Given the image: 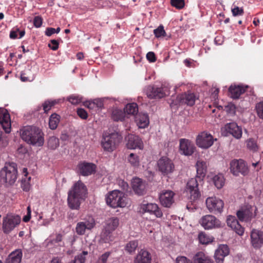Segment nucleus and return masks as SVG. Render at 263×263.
Here are the masks:
<instances>
[{"label": "nucleus", "instance_id": "1", "mask_svg": "<svg viewBox=\"0 0 263 263\" xmlns=\"http://www.w3.org/2000/svg\"><path fill=\"white\" fill-rule=\"evenodd\" d=\"M21 136L26 143L41 146L44 143V134L41 129L35 126H27L21 129Z\"/></svg>", "mask_w": 263, "mask_h": 263}, {"label": "nucleus", "instance_id": "2", "mask_svg": "<svg viewBox=\"0 0 263 263\" xmlns=\"http://www.w3.org/2000/svg\"><path fill=\"white\" fill-rule=\"evenodd\" d=\"M86 194V186L81 181H78L68 192L67 201L69 207L72 210H78L81 204L80 199L84 198Z\"/></svg>", "mask_w": 263, "mask_h": 263}, {"label": "nucleus", "instance_id": "3", "mask_svg": "<svg viewBox=\"0 0 263 263\" xmlns=\"http://www.w3.org/2000/svg\"><path fill=\"white\" fill-rule=\"evenodd\" d=\"M17 176V165L14 162H6L0 171V181L3 183L13 184Z\"/></svg>", "mask_w": 263, "mask_h": 263}, {"label": "nucleus", "instance_id": "4", "mask_svg": "<svg viewBox=\"0 0 263 263\" xmlns=\"http://www.w3.org/2000/svg\"><path fill=\"white\" fill-rule=\"evenodd\" d=\"M230 173L234 176H246L249 174L250 169L246 161L242 159H234L230 162Z\"/></svg>", "mask_w": 263, "mask_h": 263}, {"label": "nucleus", "instance_id": "5", "mask_svg": "<svg viewBox=\"0 0 263 263\" xmlns=\"http://www.w3.org/2000/svg\"><path fill=\"white\" fill-rule=\"evenodd\" d=\"M122 139L121 136L118 133H112L103 136L101 144L104 151L112 152L118 145Z\"/></svg>", "mask_w": 263, "mask_h": 263}, {"label": "nucleus", "instance_id": "6", "mask_svg": "<svg viewBox=\"0 0 263 263\" xmlns=\"http://www.w3.org/2000/svg\"><path fill=\"white\" fill-rule=\"evenodd\" d=\"M106 200L107 204L113 208H124L127 204L123 193L117 190L110 193Z\"/></svg>", "mask_w": 263, "mask_h": 263}, {"label": "nucleus", "instance_id": "7", "mask_svg": "<svg viewBox=\"0 0 263 263\" xmlns=\"http://www.w3.org/2000/svg\"><path fill=\"white\" fill-rule=\"evenodd\" d=\"M197 97L194 93L185 92L178 95L175 100H172L170 103L172 108H177L179 105L186 104L193 106L195 102Z\"/></svg>", "mask_w": 263, "mask_h": 263}, {"label": "nucleus", "instance_id": "8", "mask_svg": "<svg viewBox=\"0 0 263 263\" xmlns=\"http://www.w3.org/2000/svg\"><path fill=\"white\" fill-rule=\"evenodd\" d=\"M119 220L117 217H111L106 220L104 230L101 234L102 241L107 243L110 240L111 233L119 226Z\"/></svg>", "mask_w": 263, "mask_h": 263}, {"label": "nucleus", "instance_id": "9", "mask_svg": "<svg viewBox=\"0 0 263 263\" xmlns=\"http://www.w3.org/2000/svg\"><path fill=\"white\" fill-rule=\"evenodd\" d=\"M206 205L210 212L217 214H220L223 211L224 202L218 198L211 197L206 199Z\"/></svg>", "mask_w": 263, "mask_h": 263}, {"label": "nucleus", "instance_id": "10", "mask_svg": "<svg viewBox=\"0 0 263 263\" xmlns=\"http://www.w3.org/2000/svg\"><path fill=\"white\" fill-rule=\"evenodd\" d=\"M185 190L190 194V199L191 202L196 201L200 197L198 184L196 178H193L188 181Z\"/></svg>", "mask_w": 263, "mask_h": 263}, {"label": "nucleus", "instance_id": "11", "mask_svg": "<svg viewBox=\"0 0 263 263\" xmlns=\"http://www.w3.org/2000/svg\"><path fill=\"white\" fill-rule=\"evenodd\" d=\"M21 222V218L18 216L7 215L3 218V229L5 233H9Z\"/></svg>", "mask_w": 263, "mask_h": 263}, {"label": "nucleus", "instance_id": "12", "mask_svg": "<svg viewBox=\"0 0 263 263\" xmlns=\"http://www.w3.org/2000/svg\"><path fill=\"white\" fill-rule=\"evenodd\" d=\"M177 263H193L185 256H178ZM194 263H214V261L202 252H198L194 257Z\"/></svg>", "mask_w": 263, "mask_h": 263}, {"label": "nucleus", "instance_id": "13", "mask_svg": "<svg viewBox=\"0 0 263 263\" xmlns=\"http://www.w3.org/2000/svg\"><path fill=\"white\" fill-rule=\"evenodd\" d=\"M214 140L211 134L206 132H202L197 136L196 142L199 147L206 149L213 144Z\"/></svg>", "mask_w": 263, "mask_h": 263}, {"label": "nucleus", "instance_id": "14", "mask_svg": "<svg viewBox=\"0 0 263 263\" xmlns=\"http://www.w3.org/2000/svg\"><path fill=\"white\" fill-rule=\"evenodd\" d=\"M168 93L167 88L164 86L157 87L155 86H149L146 90V95L148 98L159 99L164 97Z\"/></svg>", "mask_w": 263, "mask_h": 263}, {"label": "nucleus", "instance_id": "15", "mask_svg": "<svg viewBox=\"0 0 263 263\" xmlns=\"http://www.w3.org/2000/svg\"><path fill=\"white\" fill-rule=\"evenodd\" d=\"M159 171L164 175L171 173L174 170V164L173 161L166 157H162L157 162Z\"/></svg>", "mask_w": 263, "mask_h": 263}, {"label": "nucleus", "instance_id": "16", "mask_svg": "<svg viewBox=\"0 0 263 263\" xmlns=\"http://www.w3.org/2000/svg\"><path fill=\"white\" fill-rule=\"evenodd\" d=\"M140 211L143 213H148L153 214L157 218H161L163 216L161 209L156 203H142L140 205Z\"/></svg>", "mask_w": 263, "mask_h": 263}, {"label": "nucleus", "instance_id": "17", "mask_svg": "<svg viewBox=\"0 0 263 263\" xmlns=\"http://www.w3.org/2000/svg\"><path fill=\"white\" fill-rule=\"evenodd\" d=\"M200 223L205 229L207 230L219 227L220 225V221L211 215L203 216L200 220Z\"/></svg>", "mask_w": 263, "mask_h": 263}, {"label": "nucleus", "instance_id": "18", "mask_svg": "<svg viewBox=\"0 0 263 263\" xmlns=\"http://www.w3.org/2000/svg\"><path fill=\"white\" fill-rule=\"evenodd\" d=\"M251 243L256 249H260L263 246V229H253L251 232Z\"/></svg>", "mask_w": 263, "mask_h": 263}, {"label": "nucleus", "instance_id": "19", "mask_svg": "<svg viewBox=\"0 0 263 263\" xmlns=\"http://www.w3.org/2000/svg\"><path fill=\"white\" fill-rule=\"evenodd\" d=\"M0 124L6 133H10L11 125L10 115L8 111L3 108H0Z\"/></svg>", "mask_w": 263, "mask_h": 263}, {"label": "nucleus", "instance_id": "20", "mask_svg": "<svg viewBox=\"0 0 263 263\" xmlns=\"http://www.w3.org/2000/svg\"><path fill=\"white\" fill-rule=\"evenodd\" d=\"M179 142V149L181 154L185 156H190L194 153L195 147L191 141L185 139H181Z\"/></svg>", "mask_w": 263, "mask_h": 263}, {"label": "nucleus", "instance_id": "21", "mask_svg": "<svg viewBox=\"0 0 263 263\" xmlns=\"http://www.w3.org/2000/svg\"><path fill=\"white\" fill-rule=\"evenodd\" d=\"M175 193L170 190L163 191L159 196L161 204L164 207L170 208L174 202Z\"/></svg>", "mask_w": 263, "mask_h": 263}, {"label": "nucleus", "instance_id": "22", "mask_svg": "<svg viewBox=\"0 0 263 263\" xmlns=\"http://www.w3.org/2000/svg\"><path fill=\"white\" fill-rule=\"evenodd\" d=\"M224 128L226 131L232 135L237 139H239L242 137V128L239 126L235 122H231L225 125Z\"/></svg>", "mask_w": 263, "mask_h": 263}, {"label": "nucleus", "instance_id": "23", "mask_svg": "<svg viewBox=\"0 0 263 263\" xmlns=\"http://www.w3.org/2000/svg\"><path fill=\"white\" fill-rule=\"evenodd\" d=\"M228 226L233 230L237 234L241 236L243 234L244 229L239 224L238 221L235 216H229L227 219Z\"/></svg>", "mask_w": 263, "mask_h": 263}, {"label": "nucleus", "instance_id": "24", "mask_svg": "<svg viewBox=\"0 0 263 263\" xmlns=\"http://www.w3.org/2000/svg\"><path fill=\"white\" fill-rule=\"evenodd\" d=\"M127 147L129 149L139 148L143 149V144L141 139L134 135H129L127 136Z\"/></svg>", "mask_w": 263, "mask_h": 263}, {"label": "nucleus", "instance_id": "25", "mask_svg": "<svg viewBox=\"0 0 263 263\" xmlns=\"http://www.w3.org/2000/svg\"><path fill=\"white\" fill-rule=\"evenodd\" d=\"M96 168V165L92 163L83 162L78 165L79 171L83 176L91 175L95 172Z\"/></svg>", "mask_w": 263, "mask_h": 263}, {"label": "nucleus", "instance_id": "26", "mask_svg": "<svg viewBox=\"0 0 263 263\" xmlns=\"http://www.w3.org/2000/svg\"><path fill=\"white\" fill-rule=\"evenodd\" d=\"M132 187L135 193L142 195L146 193V183L141 179L135 178L132 181Z\"/></svg>", "mask_w": 263, "mask_h": 263}, {"label": "nucleus", "instance_id": "27", "mask_svg": "<svg viewBox=\"0 0 263 263\" xmlns=\"http://www.w3.org/2000/svg\"><path fill=\"white\" fill-rule=\"evenodd\" d=\"M229 253V249L227 245H220L215 252V259L216 263H223L224 258Z\"/></svg>", "mask_w": 263, "mask_h": 263}, {"label": "nucleus", "instance_id": "28", "mask_svg": "<svg viewBox=\"0 0 263 263\" xmlns=\"http://www.w3.org/2000/svg\"><path fill=\"white\" fill-rule=\"evenodd\" d=\"M248 86H243L242 85H231L229 88V92L230 97L233 99H237L243 93Z\"/></svg>", "mask_w": 263, "mask_h": 263}, {"label": "nucleus", "instance_id": "29", "mask_svg": "<svg viewBox=\"0 0 263 263\" xmlns=\"http://www.w3.org/2000/svg\"><path fill=\"white\" fill-rule=\"evenodd\" d=\"M253 208L250 206L238 211L236 215L240 221H249L253 216Z\"/></svg>", "mask_w": 263, "mask_h": 263}, {"label": "nucleus", "instance_id": "30", "mask_svg": "<svg viewBox=\"0 0 263 263\" xmlns=\"http://www.w3.org/2000/svg\"><path fill=\"white\" fill-rule=\"evenodd\" d=\"M151 254L145 250H141L135 258L134 263H151Z\"/></svg>", "mask_w": 263, "mask_h": 263}, {"label": "nucleus", "instance_id": "31", "mask_svg": "<svg viewBox=\"0 0 263 263\" xmlns=\"http://www.w3.org/2000/svg\"><path fill=\"white\" fill-rule=\"evenodd\" d=\"M23 253L21 249H16L12 252L7 258L5 263H20Z\"/></svg>", "mask_w": 263, "mask_h": 263}, {"label": "nucleus", "instance_id": "32", "mask_svg": "<svg viewBox=\"0 0 263 263\" xmlns=\"http://www.w3.org/2000/svg\"><path fill=\"white\" fill-rule=\"evenodd\" d=\"M138 247V241L133 240L128 241L125 246V251L129 254H133L135 253L137 248Z\"/></svg>", "mask_w": 263, "mask_h": 263}, {"label": "nucleus", "instance_id": "33", "mask_svg": "<svg viewBox=\"0 0 263 263\" xmlns=\"http://www.w3.org/2000/svg\"><path fill=\"white\" fill-rule=\"evenodd\" d=\"M197 174L199 175V178L204 177L206 172V162L203 161L198 160L196 163Z\"/></svg>", "mask_w": 263, "mask_h": 263}, {"label": "nucleus", "instance_id": "34", "mask_svg": "<svg viewBox=\"0 0 263 263\" xmlns=\"http://www.w3.org/2000/svg\"><path fill=\"white\" fill-rule=\"evenodd\" d=\"M137 118L138 125L140 128H145L148 126L149 118L146 114H139Z\"/></svg>", "mask_w": 263, "mask_h": 263}, {"label": "nucleus", "instance_id": "35", "mask_svg": "<svg viewBox=\"0 0 263 263\" xmlns=\"http://www.w3.org/2000/svg\"><path fill=\"white\" fill-rule=\"evenodd\" d=\"M125 111L119 109H114L112 111L111 118L115 121H123L125 117Z\"/></svg>", "mask_w": 263, "mask_h": 263}, {"label": "nucleus", "instance_id": "36", "mask_svg": "<svg viewBox=\"0 0 263 263\" xmlns=\"http://www.w3.org/2000/svg\"><path fill=\"white\" fill-rule=\"evenodd\" d=\"M60 116L56 114L51 115L49 120V126L50 129H55L57 128L60 122Z\"/></svg>", "mask_w": 263, "mask_h": 263}, {"label": "nucleus", "instance_id": "37", "mask_svg": "<svg viewBox=\"0 0 263 263\" xmlns=\"http://www.w3.org/2000/svg\"><path fill=\"white\" fill-rule=\"evenodd\" d=\"M25 30H20L17 27H15L10 31V37L12 39H15L17 37L19 39H21L25 35Z\"/></svg>", "mask_w": 263, "mask_h": 263}, {"label": "nucleus", "instance_id": "38", "mask_svg": "<svg viewBox=\"0 0 263 263\" xmlns=\"http://www.w3.org/2000/svg\"><path fill=\"white\" fill-rule=\"evenodd\" d=\"M246 145L247 148L252 152H256L259 149L256 140L253 138L248 139L246 141Z\"/></svg>", "mask_w": 263, "mask_h": 263}, {"label": "nucleus", "instance_id": "39", "mask_svg": "<svg viewBox=\"0 0 263 263\" xmlns=\"http://www.w3.org/2000/svg\"><path fill=\"white\" fill-rule=\"evenodd\" d=\"M138 111V105L135 103L127 104L125 107V112L127 114L134 115L137 114Z\"/></svg>", "mask_w": 263, "mask_h": 263}, {"label": "nucleus", "instance_id": "40", "mask_svg": "<svg viewBox=\"0 0 263 263\" xmlns=\"http://www.w3.org/2000/svg\"><path fill=\"white\" fill-rule=\"evenodd\" d=\"M85 224V226L87 227L88 230H91L93 229L96 225L95 219L91 216H87L82 221Z\"/></svg>", "mask_w": 263, "mask_h": 263}, {"label": "nucleus", "instance_id": "41", "mask_svg": "<svg viewBox=\"0 0 263 263\" xmlns=\"http://www.w3.org/2000/svg\"><path fill=\"white\" fill-rule=\"evenodd\" d=\"M213 182L217 189L222 188L224 183V179L223 175L219 174L215 176L213 178Z\"/></svg>", "mask_w": 263, "mask_h": 263}, {"label": "nucleus", "instance_id": "42", "mask_svg": "<svg viewBox=\"0 0 263 263\" xmlns=\"http://www.w3.org/2000/svg\"><path fill=\"white\" fill-rule=\"evenodd\" d=\"M48 146L51 149H55L59 146V140L54 136L50 137L48 140Z\"/></svg>", "mask_w": 263, "mask_h": 263}, {"label": "nucleus", "instance_id": "43", "mask_svg": "<svg viewBox=\"0 0 263 263\" xmlns=\"http://www.w3.org/2000/svg\"><path fill=\"white\" fill-rule=\"evenodd\" d=\"M88 254L87 251H83L82 253L78 255L74 259L69 263H84L85 256Z\"/></svg>", "mask_w": 263, "mask_h": 263}, {"label": "nucleus", "instance_id": "44", "mask_svg": "<svg viewBox=\"0 0 263 263\" xmlns=\"http://www.w3.org/2000/svg\"><path fill=\"white\" fill-rule=\"evenodd\" d=\"M199 242L202 244H208L213 241V238L204 233H200L198 235Z\"/></svg>", "mask_w": 263, "mask_h": 263}, {"label": "nucleus", "instance_id": "45", "mask_svg": "<svg viewBox=\"0 0 263 263\" xmlns=\"http://www.w3.org/2000/svg\"><path fill=\"white\" fill-rule=\"evenodd\" d=\"M87 230L83 222H79L77 223L76 227V232L79 235H83L85 233L86 230Z\"/></svg>", "mask_w": 263, "mask_h": 263}, {"label": "nucleus", "instance_id": "46", "mask_svg": "<svg viewBox=\"0 0 263 263\" xmlns=\"http://www.w3.org/2000/svg\"><path fill=\"white\" fill-rule=\"evenodd\" d=\"M128 161L134 166H138L139 164V157L134 153L130 154L128 157Z\"/></svg>", "mask_w": 263, "mask_h": 263}, {"label": "nucleus", "instance_id": "47", "mask_svg": "<svg viewBox=\"0 0 263 263\" xmlns=\"http://www.w3.org/2000/svg\"><path fill=\"white\" fill-rule=\"evenodd\" d=\"M154 33L157 38L164 37L166 35V32L163 25H160L157 28L154 30Z\"/></svg>", "mask_w": 263, "mask_h": 263}, {"label": "nucleus", "instance_id": "48", "mask_svg": "<svg viewBox=\"0 0 263 263\" xmlns=\"http://www.w3.org/2000/svg\"><path fill=\"white\" fill-rule=\"evenodd\" d=\"M57 103V102L55 100H47L45 101L43 104L44 112H47Z\"/></svg>", "mask_w": 263, "mask_h": 263}, {"label": "nucleus", "instance_id": "49", "mask_svg": "<svg viewBox=\"0 0 263 263\" xmlns=\"http://www.w3.org/2000/svg\"><path fill=\"white\" fill-rule=\"evenodd\" d=\"M82 97L79 96L73 95L68 98V101L72 104L77 105L82 101Z\"/></svg>", "mask_w": 263, "mask_h": 263}, {"label": "nucleus", "instance_id": "50", "mask_svg": "<svg viewBox=\"0 0 263 263\" xmlns=\"http://www.w3.org/2000/svg\"><path fill=\"white\" fill-rule=\"evenodd\" d=\"M171 4L176 9H181L184 7L185 2L184 0H171Z\"/></svg>", "mask_w": 263, "mask_h": 263}, {"label": "nucleus", "instance_id": "51", "mask_svg": "<svg viewBox=\"0 0 263 263\" xmlns=\"http://www.w3.org/2000/svg\"><path fill=\"white\" fill-rule=\"evenodd\" d=\"M231 11L234 16H241L244 13L243 9L236 6H234V7L231 9Z\"/></svg>", "mask_w": 263, "mask_h": 263}, {"label": "nucleus", "instance_id": "52", "mask_svg": "<svg viewBox=\"0 0 263 263\" xmlns=\"http://www.w3.org/2000/svg\"><path fill=\"white\" fill-rule=\"evenodd\" d=\"M256 109L258 117L261 119H263V102L257 104Z\"/></svg>", "mask_w": 263, "mask_h": 263}, {"label": "nucleus", "instance_id": "53", "mask_svg": "<svg viewBox=\"0 0 263 263\" xmlns=\"http://www.w3.org/2000/svg\"><path fill=\"white\" fill-rule=\"evenodd\" d=\"M77 113L78 116L82 119H86L88 117L87 111L83 108H78Z\"/></svg>", "mask_w": 263, "mask_h": 263}, {"label": "nucleus", "instance_id": "54", "mask_svg": "<svg viewBox=\"0 0 263 263\" xmlns=\"http://www.w3.org/2000/svg\"><path fill=\"white\" fill-rule=\"evenodd\" d=\"M48 46L51 49L55 51L59 48V43L55 40H51Z\"/></svg>", "mask_w": 263, "mask_h": 263}, {"label": "nucleus", "instance_id": "55", "mask_svg": "<svg viewBox=\"0 0 263 263\" xmlns=\"http://www.w3.org/2000/svg\"><path fill=\"white\" fill-rule=\"evenodd\" d=\"M43 23V19L40 16H35L33 19V24L36 28L40 27Z\"/></svg>", "mask_w": 263, "mask_h": 263}, {"label": "nucleus", "instance_id": "56", "mask_svg": "<svg viewBox=\"0 0 263 263\" xmlns=\"http://www.w3.org/2000/svg\"><path fill=\"white\" fill-rule=\"evenodd\" d=\"M110 255V253L109 252H106L103 254L98 259V260L100 261L103 262V263H106L107 260L108 259V258Z\"/></svg>", "mask_w": 263, "mask_h": 263}, {"label": "nucleus", "instance_id": "57", "mask_svg": "<svg viewBox=\"0 0 263 263\" xmlns=\"http://www.w3.org/2000/svg\"><path fill=\"white\" fill-rule=\"evenodd\" d=\"M147 60L150 62H155L156 61V55L153 52H148L146 54Z\"/></svg>", "mask_w": 263, "mask_h": 263}, {"label": "nucleus", "instance_id": "58", "mask_svg": "<svg viewBox=\"0 0 263 263\" xmlns=\"http://www.w3.org/2000/svg\"><path fill=\"white\" fill-rule=\"evenodd\" d=\"M55 28L48 27L47 28L45 31V35L50 36L54 33Z\"/></svg>", "mask_w": 263, "mask_h": 263}, {"label": "nucleus", "instance_id": "59", "mask_svg": "<svg viewBox=\"0 0 263 263\" xmlns=\"http://www.w3.org/2000/svg\"><path fill=\"white\" fill-rule=\"evenodd\" d=\"M84 105L90 108V109H91V108H93L95 106V102H90V101H88V102H86L84 103Z\"/></svg>", "mask_w": 263, "mask_h": 263}, {"label": "nucleus", "instance_id": "60", "mask_svg": "<svg viewBox=\"0 0 263 263\" xmlns=\"http://www.w3.org/2000/svg\"><path fill=\"white\" fill-rule=\"evenodd\" d=\"M93 102H95V106H96L97 107L101 108L103 106V103L100 100H95Z\"/></svg>", "mask_w": 263, "mask_h": 263}, {"label": "nucleus", "instance_id": "61", "mask_svg": "<svg viewBox=\"0 0 263 263\" xmlns=\"http://www.w3.org/2000/svg\"><path fill=\"white\" fill-rule=\"evenodd\" d=\"M62 240V235L60 234H58L56 236V238L55 239V241L56 242H59L61 241Z\"/></svg>", "mask_w": 263, "mask_h": 263}, {"label": "nucleus", "instance_id": "62", "mask_svg": "<svg viewBox=\"0 0 263 263\" xmlns=\"http://www.w3.org/2000/svg\"><path fill=\"white\" fill-rule=\"evenodd\" d=\"M76 57L78 60H81L84 58V54L82 52H78Z\"/></svg>", "mask_w": 263, "mask_h": 263}, {"label": "nucleus", "instance_id": "63", "mask_svg": "<svg viewBox=\"0 0 263 263\" xmlns=\"http://www.w3.org/2000/svg\"><path fill=\"white\" fill-rule=\"evenodd\" d=\"M219 90L218 88H215V90L213 91L212 95H213L214 98L217 97L219 93Z\"/></svg>", "mask_w": 263, "mask_h": 263}, {"label": "nucleus", "instance_id": "64", "mask_svg": "<svg viewBox=\"0 0 263 263\" xmlns=\"http://www.w3.org/2000/svg\"><path fill=\"white\" fill-rule=\"evenodd\" d=\"M50 263H62L60 259L58 258H54L52 259Z\"/></svg>", "mask_w": 263, "mask_h": 263}]
</instances>
